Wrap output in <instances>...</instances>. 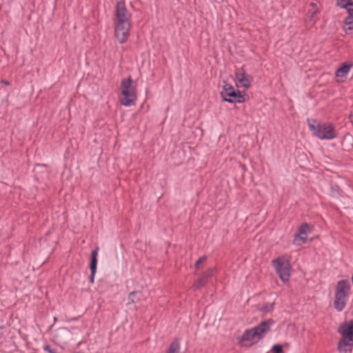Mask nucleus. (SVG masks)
Here are the masks:
<instances>
[{"instance_id":"1","label":"nucleus","mask_w":353,"mask_h":353,"mask_svg":"<svg viewBox=\"0 0 353 353\" xmlns=\"http://www.w3.org/2000/svg\"><path fill=\"white\" fill-rule=\"evenodd\" d=\"M137 98V84L131 77L123 79L121 83V103L126 107L135 104Z\"/></svg>"},{"instance_id":"2","label":"nucleus","mask_w":353,"mask_h":353,"mask_svg":"<svg viewBox=\"0 0 353 353\" xmlns=\"http://www.w3.org/2000/svg\"><path fill=\"white\" fill-rule=\"evenodd\" d=\"M350 293L351 285L347 280H340L337 282L334 292V306L338 312L344 310Z\"/></svg>"},{"instance_id":"3","label":"nucleus","mask_w":353,"mask_h":353,"mask_svg":"<svg viewBox=\"0 0 353 353\" xmlns=\"http://www.w3.org/2000/svg\"><path fill=\"white\" fill-rule=\"evenodd\" d=\"M273 325L274 321L272 319L265 320L261 322L259 325L252 329L247 330L242 336V340L243 341H248L250 344L256 343L270 332Z\"/></svg>"},{"instance_id":"4","label":"nucleus","mask_w":353,"mask_h":353,"mask_svg":"<svg viewBox=\"0 0 353 353\" xmlns=\"http://www.w3.org/2000/svg\"><path fill=\"white\" fill-rule=\"evenodd\" d=\"M309 129L313 135L321 140H331L337 136L334 127L327 123H321L314 119H307Z\"/></svg>"},{"instance_id":"5","label":"nucleus","mask_w":353,"mask_h":353,"mask_svg":"<svg viewBox=\"0 0 353 353\" xmlns=\"http://www.w3.org/2000/svg\"><path fill=\"white\" fill-rule=\"evenodd\" d=\"M221 96L224 101L230 103H241L245 101V92L236 90L230 83H225L221 91Z\"/></svg>"},{"instance_id":"6","label":"nucleus","mask_w":353,"mask_h":353,"mask_svg":"<svg viewBox=\"0 0 353 353\" xmlns=\"http://www.w3.org/2000/svg\"><path fill=\"white\" fill-rule=\"evenodd\" d=\"M274 268L278 274L280 279L285 283L290 276V264L284 256L275 259L272 262Z\"/></svg>"},{"instance_id":"7","label":"nucleus","mask_w":353,"mask_h":353,"mask_svg":"<svg viewBox=\"0 0 353 353\" xmlns=\"http://www.w3.org/2000/svg\"><path fill=\"white\" fill-rule=\"evenodd\" d=\"M131 27V22H114V37L120 43L127 41Z\"/></svg>"},{"instance_id":"8","label":"nucleus","mask_w":353,"mask_h":353,"mask_svg":"<svg viewBox=\"0 0 353 353\" xmlns=\"http://www.w3.org/2000/svg\"><path fill=\"white\" fill-rule=\"evenodd\" d=\"M234 81L237 88H243L245 92L251 86L253 78L251 75L246 73L243 68L236 70L234 76Z\"/></svg>"},{"instance_id":"9","label":"nucleus","mask_w":353,"mask_h":353,"mask_svg":"<svg viewBox=\"0 0 353 353\" xmlns=\"http://www.w3.org/2000/svg\"><path fill=\"white\" fill-rule=\"evenodd\" d=\"M114 15V22H131L132 14L128 12L123 0L117 3Z\"/></svg>"},{"instance_id":"10","label":"nucleus","mask_w":353,"mask_h":353,"mask_svg":"<svg viewBox=\"0 0 353 353\" xmlns=\"http://www.w3.org/2000/svg\"><path fill=\"white\" fill-rule=\"evenodd\" d=\"M312 227L307 223L301 225L298 228V232L295 234L293 243L295 245L300 246L306 243L308 234L312 232Z\"/></svg>"},{"instance_id":"11","label":"nucleus","mask_w":353,"mask_h":353,"mask_svg":"<svg viewBox=\"0 0 353 353\" xmlns=\"http://www.w3.org/2000/svg\"><path fill=\"white\" fill-rule=\"evenodd\" d=\"M353 347V340L343 337L338 345V350L340 352L351 353Z\"/></svg>"},{"instance_id":"12","label":"nucleus","mask_w":353,"mask_h":353,"mask_svg":"<svg viewBox=\"0 0 353 353\" xmlns=\"http://www.w3.org/2000/svg\"><path fill=\"white\" fill-rule=\"evenodd\" d=\"M98 251L99 248H97L95 250H92L91 253V261L90 265L91 270V275L90 279L91 283H94V275L97 272Z\"/></svg>"},{"instance_id":"13","label":"nucleus","mask_w":353,"mask_h":353,"mask_svg":"<svg viewBox=\"0 0 353 353\" xmlns=\"http://www.w3.org/2000/svg\"><path fill=\"white\" fill-rule=\"evenodd\" d=\"M339 332L343 337L353 340V323L341 326L339 329Z\"/></svg>"},{"instance_id":"14","label":"nucleus","mask_w":353,"mask_h":353,"mask_svg":"<svg viewBox=\"0 0 353 353\" xmlns=\"http://www.w3.org/2000/svg\"><path fill=\"white\" fill-rule=\"evenodd\" d=\"M350 68H338L335 74L337 81L343 82L346 79L347 75L350 72Z\"/></svg>"},{"instance_id":"15","label":"nucleus","mask_w":353,"mask_h":353,"mask_svg":"<svg viewBox=\"0 0 353 353\" xmlns=\"http://www.w3.org/2000/svg\"><path fill=\"white\" fill-rule=\"evenodd\" d=\"M214 272H215L214 268H209L205 273H203L201 278H200L198 280L197 285H194V288H199L200 286L203 285L204 284V283L205 282V280L208 278L212 276L214 274Z\"/></svg>"},{"instance_id":"16","label":"nucleus","mask_w":353,"mask_h":353,"mask_svg":"<svg viewBox=\"0 0 353 353\" xmlns=\"http://www.w3.org/2000/svg\"><path fill=\"white\" fill-rule=\"evenodd\" d=\"M347 12L348 15L345 17L344 23L347 26L346 30H353V8L347 9Z\"/></svg>"},{"instance_id":"17","label":"nucleus","mask_w":353,"mask_h":353,"mask_svg":"<svg viewBox=\"0 0 353 353\" xmlns=\"http://www.w3.org/2000/svg\"><path fill=\"white\" fill-rule=\"evenodd\" d=\"M336 4L338 6L346 9V10L353 8V1L352 0H337Z\"/></svg>"},{"instance_id":"18","label":"nucleus","mask_w":353,"mask_h":353,"mask_svg":"<svg viewBox=\"0 0 353 353\" xmlns=\"http://www.w3.org/2000/svg\"><path fill=\"white\" fill-rule=\"evenodd\" d=\"M179 350L180 343L179 341L177 339H176L172 342L166 353H179Z\"/></svg>"},{"instance_id":"19","label":"nucleus","mask_w":353,"mask_h":353,"mask_svg":"<svg viewBox=\"0 0 353 353\" xmlns=\"http://www.w3.org/2000/svg\"><path fill=\"white\" fill-rule=\"evenodd\" d=\"M205 260H206V257H205V256H202V257L199 258V259L196 261V263H195V268H196V269H199V268H200V265H201V264H203V263L205 261Z\"/></svg>"},{"instance_id":"20","label":"nucleus","mask_w":353,"mask_h":353,"mask_svg":"<svg viewBox=\"0 0 353 353\" xmlns=\"http://www.w3.org/2000/svg\"><path fill=\"white\" fill-rule=\"evenodd\" d=\"M273 307H274V304L273 303L266 304L265 305H264L263 307L261 310L263 311V312H270V311L272 310Z\"/></svg>"},{"instance_id":"21","label":"nucleus","mask_w":353,"mask_h":353,"mask_svg":"<svg viewBox=\"0 0 353 353\" xmlns=\"http://www.w3.org/2000/svg\"><path fill=\"white\" fill-rule=\"evenodd\" d=\"M317 12H318L317 8H312L311 9H310L308 10V14H310V17L311 19H312L315 16V14L317 13Z\"/></svg>"},{"instance_id":"22","label":"nucleus","mask_w":353,"mask_h":353,"mask_svg":"<svg viewBox=\"0 0 353 353\" xmlns=\"http://www.w3.org/2000/svg\"><path fill=\"white\" fill-rule=\"evenodd\" d=\"M135 295V292H132L129 294V296H128V299L130 300V302L129 303H134L135 301L134 300V296Z\"/></svg>"},{"instance_id":"23","label":"nucleus","mask_w":353,"mask_h":353,"mask_svg":"<svg viewBox=\"0 0 353 353\" xmlns=\"http://www.w3.org/2000/svg\"><path fill=\"white\" fill-rule=\"evenodd\" d=\"M339 66H343V67H345V66H353V64L351 63H348V62H343V63H341Z\"/></svg>"},{"instance_id":"24","label":"nucleus","mask_w":353,"mask_h":353,"mask_svg":"<svg viewBox=\"0 0 353 353\" xmlns=\"http://www.w3.org/2000/svg\"><path fill=\"white\" fill-rule=\"evenodd\" d=\"M310 6L312 7V8H317V5L316 3H310Z\"/></svg>"},{"instance_id":"25","label":"nucleus","mask_w":353,"mask_h":353,"mask_svg":"<svg viewBox=\"0 0 353 353\" xmlns=\"http://www.w3.org/2000/svg\"><path fill=\"white\" fill-rule=\"evenodd\" d=\"M48 352H49V353H57L56 352H54L52 350H49Z\"/></svg>"},{"instance_id":"26","label":"nucleus","mask_w":353,"mask_h":353,"mask_svg":"<svg viewBox=\"0 0 353 353\" xmlns=\"http://www.w3.org/2000/svg\"><path fill=\"white\" fill-rule=\"evenodd\" d=\"M2 82H3V83H4L5 85H8V81H3Z\"/></svg>"},{"instance_id":"27","label":"nucleus","mask_w":353,"mask_h":353,"mask_svg":"<svg viewBox=\"0 0 353 353\" xmlns=\"http://www.w3.org/2000/svg\"><path fill=\"white\" fill-rule=\"evenodd\" d=\"M352 283H353V274H352Z\"/></svg>"}]
</instances>
